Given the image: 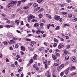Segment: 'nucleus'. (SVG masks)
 Listing matches in <instances>:
<instances>
[{"instance_id":"obj_1","label":"nucleus","mask_w":77,"mask_h":77,"mask_svg":"<svg viewBox=\"0 0 77 77\" xmlns=\"http://www.w3.org/2000/svg\"><path fill=\"white\" fill-rule=\"evenodd\" d=\"M29 17L28 18V22H30V20H32V19H33V18H35V17L34 16H33V15L32 14H30L29 15Z\"/></svg>"},{"instance_id":"obj_2","label":"nucleus","mask_w":77,"mask_h":77,"mask_svg":"<svg viewBox=\"0 0 77 77\" xmlns=\"http://www.w3.org/2000/svg\"><path fill=\"white\" fill-rule=\"evenodd\" d=\"M64 47L63 44L62 43H60L59 45L58 46L59 49H61V48H62Z\"/></svg>"},{"instance_id":"obj_3","label":"nucleus","mask_w":77,"mask_h":77,"mask_svg":"<svg viewBox=\"0 0 77 77\" xmlns=\"http://www.w3.org/2000/svg\"><path fill=\"white\" fill-rule=\"evenodd\" d=\"M21 2H25V0H22L21 1H20L17 2V6H20L21 3Z\"/></svg>"},{"instance_id":"obj_4","label":"nucleus","mask_w":77,"mask_h":77,"mask_svg":"<svg viewBox=\"0 0 77 77\" xmlns=\"http://www.w3.org/2000/svg\"><path fill=\"white\" fill-rule=\"evenodd\" d=\"M9 4L11 5V7H13V6L14 5H14H16V4H17V2L12 1L10 2Z\"/></svg>"},{"instance_id":"obj_5","label":"nucleus","mask_w":77,"mask_h":77,"mask_svg":"<svg viewBox=\"0 0 77 77\" xmlns=\"http://www.w3.org/2000/svg\"><path fill=\"white\" fill-rule=\"evenodd\" d=\"M54 18L57 21H58V20H59L60 19V17L57 16V15H55L54 16Z\"/></svg>"},{"instance_id":"obj_6","label":"nucleus","mask_w":77,"mask_h":77,"mask_svg":"<svg viewBox=\"0 0 77 77\" xmlns=\"http://www.w3.org/2000/svg\"><path fill=\"white\" fill-rule=\"evenodd\" d=\"M20 48L22 51H25V50H26V48L24 46H21Z\"/></svg>"},{"instance_id":"obj_7","label":"nucleus","mask_w":77,"mask_h":77,"mask_svg":"<svg viewBox=\"0 0 77 77\" xmlns=\"http://www.w3.org/2000/svg\"><path fill=\"white\" fill-rule=\"evenodd\" d=\"M52 57H53V59H54V60H56V59H57V57H56V55H53L52 54Z\"/></svg>"},{"instance_id":"obj_8","label":"nucleus","mask_w":77,"mask_h":77,"mask_svg":"<svg viewBox=\"0 0 77 77\" xmlns=\"http://www.w3.org/2000/svg\"><path fill=\"white\" fill-rule=\"evenodd\" d=\"M63 52H64V54L65 55H66L67 54H68V51H67L66 49L64 50Z\"/></svg>"},{"instance_id":"obj_9","label":"nucleus","mask_w":77,"mask_h":77,"mask_svg":"<svg viewBox=\"0 0 77 77\" xmlns=\"http://www.w3.org/2000/svg\"><path fill=\"white\" fill-rule=\"evenodd\" d=\"M39 26V24L38 23H36L34 24V27H37Z\"/></svg>"},{"instance_id":"obj_10","label":"nucleus","mask_w":77,"mask_h":77,"mask_svg":"<svg viewBox=\"0 0 77 77\" xmlns=\"http://www.w3.org/2000/svg\"><path fill=\"white\" fill-rule=\"evenodd\" d=\"M75 67L74 66H71L70 69V71H73V70L75 69Z\"/></svg>"},{"instance_id":"obj_11","label":"nucleus","mask_w":77,"mask_h":77,"mask_svg":"<svg viewBox=\"0 0 77 77\" xmlns=\"http://www.w3.org/2000/svg\"><path fill=\"white\" fill-rule=\"evenodd\" d=\"M64 65L63 64H61L59 66L60 69H62V68L64 67Z\"/></svg>"},{"instance_id":"obj_12","label":"nucleus","mask_w":77,"mask_h":77,"mask_svg":"<svg viewBox=\"0 0 77 77\" xmlns=\"http://www.w3.org/2000/svg\"><path fill=\"white\" fill-rule=\"evenodd\" d=\"M72 60L73 62H76V60H75V57H73L72 58Z\"/></svg>"},{"instance_id":"obj_13","label":"nucleus","mask_w":77,"mask_h":77,"mask_svg":"<svg viewBox=\"0 0 77 77\" xmlns=\"http://www.w3.org/2000/svg\"><path fill=\"white\" fill-rule=\"evenodd\" d=\"M59 63H55L53 65L54 66H59Z\"/></svg>"},{"instance_id":"obj_14","label":"nucleus","mask_w":77,"mask_h":77,"mask_svg":"<svg viewBox=\"0 0 77 77\" xmlns=\"http://www.w3.org/2000/svg\"><path fill=\"white\" fill-rule=\"evenodd\" d=\"M41 30H38L36 31V32L37 33V34H38V35H39L40 33L41 32Z\"/></svg>"},{"instance_id":"obj_15","label":"nucleus","mask_w":77,"mask_h":77,"mask_svg":"<svg viewBox=\"0 0 77 77\" xmlns=\"http://www.w3.org/2000/svg\"><path fill=\"white\" fill-rule=\"evenodd\" d=\"M38 16L39 17V18H41L43 17V15L41 14H39L38 15Z\"/></svg>"},{"instance_id":"obj_16","label":"nucleus","mask_w":77,"mask_h":77,"mask_svg":"<svg viewBox=\"0 0 77 77\" xmlns=\"http://www.w3.org/2000/svg\"><path fill=\"white\" fill-rule=\"evenodd\" d=\"M33 6L34 7H38V5L36 3H34L33 4Z\"/></svg>"},{"instance_id":"obj_17","label":"nucleus","mask_w":77,"mask_h":77,"mask_svg":"<svg viewBox=\"0 0 77 77\" xmlns=\"http://www.w3.org/2000/svg\"><path fill=\"white\" fill-rule=\"evenodd\" d=\"M69 59V57L68 56H66L65 57V60H67Z\"/></svg>"},{"instance_id":"obj_18","label":"nucleus","mask_w":77,"mask_h":77,"mask_svg":"<svg viewBox=\"0 0 77 77\" xmlns=\"http://www.w3.org/2000/svg\"><path fill=\"white\" fill-rule=\"evenodd\" d=\"M77 74V73L76 72H72L71 73L70 75H75Z\"/></svg>"},{"instance_id":"obj_19","label":"nucleus","mask_w":77,"mask_h":77,"mask_svg":"<svg viewBox=\"0 0 77 77\" xmlns=\"http://www.w3.org/2000/svg\"><path fill=\"white\" fill-rule=\"evenodd\" d=\"M37 57V55L35 54L33 57V59L34 60H36V57Z\"/></svg>"},{"instance_id":"obj_20","label":"nucleus","mask_w":77,"mask_h":77,"mask_svg":"<svg viewBox=\"0 0 77 77\" xmlns=\"http://www.w3.org/2000/svg\"><path fill=\"white\" fill-rule=\"evenodd\" d=\"M29 8V6H24V7L23 8V9H28Z\"/></svg>"},{"instance_id":"obj_21","label":"nucleus","mask_w":77,"mask_h":77,"mask_svg":"<svg viewBox=\"0 0 77 77\" xmlns=\"http://www.w3.org/2000/svg\"><path fill=\"white\" fill-rule=\"evenodd\" d=\"M11 6V4H10L7 5L6 8H10Z\"/></svg>"},{"instance_id":"obj_22","label":"nucleus","mask_w":77,"mask_h":77,"mask_svg":"<svg viewBox=\"0 0 77 77\" xmlns=\"http://www.w3.org/2000/svg\"><path fill=\"white\" fill-rule=\"evenodd\" d=\"M66 49H68L70 48V45H67L66 46Z\"/></svg>"},{"instance_id":"obj_23","label":"nucleus","mask_w":77,"mask_h":77,"mask_svg":"<svg viewBox=\"0 0 77 77\" xmlns=\"http://www.w3.org/2000/svg\"><path fill=\"white\" fill-rule=\"evenodd\" d=\"M54 41L55 42H58V40L56 38H54Z\"/></svg>"},{"instance_id":"obj_24","label":"nucleus","mask_w":77,"mask_h":77,"mask_svg":"<svg viewBox=\"0 0 77 77\" xmlns=\"http://www.w3.org/2000/svg\"><path fill=\"white\" fill-rule=\"evenodd\" d=\"M47 75H48V77H51V75L49 73V72L48 71L47 72Z\"/></svg>"},{"instance_id":"obj_25","label":"nucleus","mask_w":77,"mask_h":77,"mask_svg":"<svg viewBox=\"0 0 77 77\" xmlns=\"http://www.w3.org/2000/svg\"><path fill=\"white\" fill-rule=\"evenodd\" d=\"M32 22H36V21H37V20H36V19H33V20H32L31 21Z\"/></svg>"},{"instance_id":"obj_26","label":"nucleus","mask_w":77,"mask_h":77,"mask_svg":"<svg viewBox=\"0 0 77 77\" xmlns=\"http://www.w3.org/2000/svg\"><path fill=\"white\" fill-rule=\"evenodd\" d=\"M5 27H6V28H10L11 26L9 25H6L5 26Z\"/></svg>"},{"instance_id":"obj_27","label":"nucleus","mask_w":77,"mask_h":77,"mask_svg":"<svg viewBox=\"0 0 77 77\" xmlns=\"http://www.w3.org/2000/svg\"><path fill=\"white\" fill-rule=\"evenodd\" d=\"M3 44L4 45H7V44H8V42L5 41L3 42Z\"/></svg>"},{"instance_id":"obj_28","label":"nucleus","mask_w":77,"mask_h":77,"mask_svg":"<svg viewBox=\"0 0 77 77\" xmlns=\"http://www.w3.org/2000/svg\"><path fill=\"white\" fill-rule=\"evenodd\" d=\"M64 74V73L63 72H61V73L60 74V76L61 77H62L63 76V75Z\"/></svg>"},{"instance_id":"obj_29","label":"nucleus","mask_w":77,"mask_h":77,"mask_svg":"<svg viewBox=\"0 0 77 77\" xmlns=\"http://www.w3.org/2000/svg\"><path fill=\"white\" fill-rule=\"evenodd\" d=\"M55 51H56V52H57L58 53L60 51L59 50V49H55Z\"/></svg>"},{"instance_id":"obj_30","label":"nucleus","mask_w":77,"mask_h":77,"mask_svg":"<svg viewBox=\"0 0 77 77\" xmlns=\"http://www.w3.org/2000/svg\"><path fill=\"white\" fill-rule=\"evenodd\" d=\"M61 14H63V15H66V14H67V13L65 12H61Z\"/></svg>"},{"instance_id":"obj_31","label":"nucleus","mask_w":77,"mask_h":77,"mask_svg":"<svg viewBox=\"0 0 77 77\" xmlns=\"http://www.w3.org/2000/svg\"><path fill=\"white\" fill-rule=\"evenodd\" d=\"M56 56H60V54L57 52H56L55 53Z\"/></svg>"},{"instance_id":"obj_32","label":"nucleus","mask_w":77,"mask_h":77,"mask_svg":"<svg viewBox=\"0 0 77 77\" xmlns=\"http://www.w3.org/2000/svg\"><path fill=\"white\" fill-rule=\"evenodd\" d=\"M26 41H29V42H30V41H32L31 39H30V38H26Z\"/></svg>"},{"instance_id":"obj_33","label":"nucleus","mask_w":77,"mask_h":77,"mask_svg":"<svg viewBox=\"0 0 77 77\" xmlns=\"http://www.w3.org/2000/svg\"><path fill=\"white\" fill-rule=\"evenodd\" d=\"M12 39L14 41H16V40H17V38L15 37H13Z\"/></svg>"},{"instance_id":"obj_34","label":"nucleus","mask_w":77,"mask_h":77,"mask_svg":"<svg viewBox=\"0 0 77 77\" xmlns=\"http://www.w3.org/2000/svg\"><path fill=\"white\" fill-rule=\"evenodd\" d=\"M15 23L17 24H19V21L18 20H16Z\"/></svg>"},{"instance_id":"obj_35","label":"nucleus","mask_w":77,"mask_h":77,"mask_svg":"<svg viewBox=\"0 0 77 77\" xmlns=\"http://www.w3.org/2000/svg\"><path fill=\"white\" fill-rule=\"evenodd\" d=\"M40 27H42V26H44V23H41L40 24Z\"/></svg>"},{"instance_id":"obj_36","label":"nucleus","mask_w":77,"mask_h":77,"mask_svg":"<svg viewBox=\"0 0 77 77\" xmlns=\"http://www.w3.org/2000/svg\"><path fill=\"white\" fill-rule=\"evenodd\" d=\"M32 5V3H29L28 4V7L29 8V6H31Z\"/></svg>"},{"instance_id":"obj_37","label":"nucleus","mask_w":77,"mask_h":77,"mask_svg":"<svg viewBox=\"0 0 77 77\" xmlns=\"http://www.w3.org/2000/svg\"><path fill=\"white\" fill-rule=\"evenodd\" d=\"M43 0H37V2L38 3H41V2H42Z\"/></svg>"},{"instance_id":"obj_38","label":"nucleus","mask_w":77,"mask_h":77,"mask_svg":"<svg viewBox=\"0 0 77 77\" xmlns=\"http://www.w3.org/2000/svg\"><path fill=\"white\" fill-rule=\"evenodd\" d=\"M57 46V43H54L53 44V47H56Z\"/></svg>"},{"instance_id":"obj_39","label":"nucleus","mask_w":77,"mask_h":77,"mask_svg":"<svg viewBox=\"0 0 77 77\" xmlns=\"http://www.w3.org/2000/svg\"><path fill=\"white\" fill-rule=\"evenodd\" d=\"M19 45L18 44H17L16 45H15V48H17L18 47Z\"/></svg>"},{"instance_id":"obj_40","label":"nucleus","mask_w":77,"mask_h":77,"mask_svg":"<svg viewBox=\"0 0 77 77\" xmlns=\"http://www.w3.org/2000/svg\"><path fill=\"white\" fill-rule=\"evenodd\" d=\"M31 44H33V45H34V44H36V42L32 41L31 42Z\"/></svg>"},{"instance_id":"obj_41","label":"nucleus","mask_w":77,"mask_h":77,"mask_svg":"<svg viewBox=\"0 0 77 77\" xmlns=\"http://www.w3.org/2000/svg\"><path fill=\"white\" fill-rule=\"evenodd\" d=\"M60 41H64V39L63 38H60Z\"/></svg>"},{"instance_id":"obj_42","label":"nucleus","mask_w":77,"mask_h":77,"mask_svg":"<svg viewBox=\"0 0 77 77\" xmlns=\"http://www.w3.org/2000/svg\"><path fill=\"white\" fill-rule=\"evenodd\" d=\"M65 74L66 75H68V70H66Z\"/></svg>"},{"instance_id":"obj_43","label":"nucleus","mask_w":77,"mask_h":77,"mask_svg":"<svg viewBox=\"0 0 77 77\" xmlns=\"http://www.w3.org/2000/svg\"><path fill=\"white\" fill-rule=\"evenodd\" d=\"M33 60L32 59L31 60H30V63L31 64L32 63H33Z\"/></svg>"},{"instance_id":"obj_44","label":"nucleus","mask_w":77,"mask_h":77,"mask_svg":"<svg viewBox=\"0 0 77 77\" xmlns=\"http://www.w3.org/2000/svg\"><path fill=\"white\" fill-rule=\"evenodd\" d=\"M44 63L45 64V65H47V60H45V62H44Z\"/></svg>"},{"instance_id":"obj_45","label":"nucleus","mask_w":77,"mask_h":77,"mask_svg":"<svg viewBox=\"0 0 77 77\" xmlns=\"http://www.w3.org/2000/svg\"><path fill=\"white\" fill-rule=\"evenodd\" d=\"M47 27H48V29H49V27H50V24H48L47 25Z\"/></svg>"},{"instance_id":"obj_46","label":"nucleus","mask_w":77,"mask_h":77,"mask_svg":"<svg viewBox=\"0 0 77 77\" xmlns=\"http://www.w3.org/2000/svg\"><path fill=\"white\" fill-rule=\"evenodd\" d=\"M10 42H11V44H13V43L15 42V41L12 40H10Z\"/></svg>"},{"instance_id":"obj_47","label":"nucleus","mask_w":77,"mask_h":77,"mask_svg":"<svg viewBox=\"0 0 77 77\" xmlns=\"http://www.w3.org/2000/svg\"><path fill=\"white\" fill-rule=\"evenodd\" d=\"M35 9H36V11H39V9H40V7H38L37 8H36Z\"/></svg>"},{"instance_id":"obj_48","label":"nucleus","mask_w":77,"mask_h":77,"mask_svg":"<svg viewBox=\"0 0 77 77\" xmlns=\"http://www.w3.org/2000/svg\"><path fill=\"white\" fill-rule=\"evenodd\" d=\"M72 14H69V15H68V17L70 18H71V17H72Z\"/></svg>"},{"instance_id":"obj_49","label":"nucleus","mask_w":77,"mask_h":77,"mask_svg":"<svg viewBox=\"0 0 77 77\" xmlns=\"http://www.w3.org/2000/svg\"><path fill=\"white\" fill-rule=\"evenodd\" d=\"M64 26H68V27H69V24H68L67 23V24H65L64 25Z\"/></svg>"},{"instance_id":"obj_50","label":"nucleus","mask_w":77,"mask_h":77,"mask_svg":"<svg viewBox=\"0 0 77 77\" xmlns=\"http://www.w3.org/2000/svg\"><path fill=\"white\" fill-rule=\"evenodd\" d=\"M20 53H21L22 56H23V55H24V52H23V51H20Z\"/></svg>"},{"instance_id":"obj_51","label":"nucleus","mask_w":77,"mask_h":77,"mask_svg":"<svg viewBox=\"0 0 77 77\" xmlns=\"http://www.w3.org/2000/svg\"><path fill=\"white\" fill-rule=\"evenodd\" d=\"M67 8L68 9H71L72 8V6H69Z\"/></svg>"},{"instance_id":"obj_52","label":"nucleus","mask_w":77,"mask_h":77,"mask_svg":"<svg viewBox=\"0 0 77 77\" xmlns=\"http://www.w3.org/2000/svg\"><path fill=\"white\" fill-rule=\"evenodd\" d=\"M48 17L49 19H51V15H49Z\"/></svg>"},{"instance_id":"obj_53","label":"nucleus","mask_w":77,"mask_h":77,"mask_svg":"<svg viewBox=\"0 0 77 77\" xmlns=\"http://www.w3.org/2000/svg\"><path fill=\"white\" fill-rule=\"evenodd\" d=\"M10 49L11 50H13V48H12V47L11 46L10 47Z\"/></svg>"},{"instance_id":"obj_54","label":"nucleus","mask_w":77,"mask_h":77,"mask_svg":"<svg viewBox=\"0 0 77 77\" xmlns=\"http://www.w3.org/2000/svg\"><path fill=\"white\" fill-rule=\"evenodd\" d=\"M32 34H29L28 35V37H30V36H32Z\"/></svg>"},{"instance_id":"obj_55","label":"nucleus","mask_w":77,"mask_h":77,"mask_svg":"<svg viewBox=\"0 0 77 77\" xmlns=\"http://www.w3.org/2000/svg\"><path fill=\"white\" fill-rule=\"evenodd\" d=\"M36 70L37 71H38L39 70V68H38V67H35Z\"/></svg>"},{"instance_id":"obj_56","label":"nucleus","mask_w":77,"mask_h":77,"mask_svg":"<svg viewBox=\"0 0 77 77\" xmlns=\"http://www.w3.org/2000/svg\"><path fill=\"white\" fill-rule=\"evenodd\" d=\"M11 17L12 18H14V17H15V14H13L12 15Z\"/></svg>"},{"instance_id":"obj_57","label":"nucleus","mask_w":77,"mask_h":77,"mask_svg":"<svg viewBox=\"0 0 77 77\" xmlns=\"http://www.w3.org/2000/svg\"><path fill=\"white\" fill-rule=\"evenodd\" d=\"M76 21H77V18H75L74 20V22H76Z\"/></svg>"},{"instance_id":"obj_58","label":"nucleus","mask_w":77,"mask_h":77,"mask_svg":"<svg viewBox=\"0 0 77 77\" xmlns=\"http://www.w3.org/2000/svg\"><path fill=\"white\" fill-rule=\"evenodd\" d=\"M3 27V26L2 25H0V29H2Z\"/></svg>"},{"instance_id":"obj_59","label":"nucleus","mask_w":77,"mask_h":77,"mask_svg":"<svg viewBox=\"0 0 77 77\" xmlns=\"http://www.w3.org/2000/svg\"><path fill=\"white\" fill-rule=\"evenodd\" d=\"M59 21L60 22H62V18H60V19Z\"/></svg>"},{"instance_id":"obj_60","label":"nucleus","mask_w":77,"mask_h":77,"mask_svg":"<svg viewBox=\"0 0 77 77\" xmlns=\"http://www.w3.org/2000/svg\"><path fill=\"white\" fill-rule=\"evenodd\" d=\"M66 39H69V37L68 36H66Z\"/></svg>"},{"instance_id":"obj_61","label":"nucleus","mask_w":77,"mask_h":77,"mask_svg":"<svg viewBox=\"0 0 77 77\" xmlns=\"http://www.w3.org/2000/svg\"><path fill=\"white\" fill-rule=\"evenodd\" d=\"M6 61L7 62H9V60H8V58H6Z\"/></svg>"},{"instance_id":"obj_62","label":"nucleus","mask_w":77,"mask_h":77,"mask_svg":"<svg viewBox=\"0 0 77 77\" xmlns=\"http://www.w3.org/2000/svg\"><path fill=\"white\" fill-rule=\"evenodd\" d=\"M2 58V53H0V58Z\"/></svg>"},{"instance_id":"obj_63","label":"nucleus","mask_w":77,"mask_h":77,"mask_svg":"<svg viewBox=\"0 0 77 77\" xmlns=\"http://www.w3.org/2000/svg\"><path fill=\"white\" fill-rule=\"evenodd\" d=\"M17 61H15V65H17Z\"/></svg>"},{"instance_id":"obj_64","label":"nucleus","mask_w":77,"mask_h":77,"mask_svg":"<svg viewBox=\"0 0 77 77\" xmlns=\"http://www.w3.org/2000/svg\"><path fill=\"white\" fill-rule=\"evenodd\" d=\"M36 64H34L33 66V68H36Z\"/></svg>"}]
</instances>
